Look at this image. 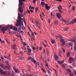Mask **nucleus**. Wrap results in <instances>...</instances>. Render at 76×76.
Returning <instances> with one entry per match:
<instances>
[{"instance_id": "f257e3e1", "label": "nucleus", "mask_w": 76, "mask_h": 76, "mask_svg": "<svg viewBox=\"0 0 76 76\" xmlns=\"http://www.w3.org/2000/svg\"><path fill=\"white\" fill-rule=\"evenodd\" d=\"M26 0H19V4L18 8V12H19L20 13L23 12V3L22 2V1L23 2H24Z\"/></svg>"}, {"instance_id": "f03ea898", "label": "nucleus", "mask_w": 76, "mask_h": 76, "mask_svg": "<svg viewBox=\"0 0 76 76\" xmlns=\"http://www.w3.org/2000/svg\"><path fill=\"white\" fill-rule=\"evenodd\" d=\"M22 17L21 16H18V18H19L18 19V20L17 21L18 23L16 24V26H19V23H20V20L21 18Z\"/></svg>"}, {"instance_id": "7ed1b4c3", "label": "nucleus", "mask_w": 76, "mask_h": 76, "mask_svg": "<svg viewBox=\"0 0 76 76\" xmlns=\"http://www.w3.org/2000/svg\"><path fill=\"white\" fill-rule=\"evenodd\" d=\"M56 15L58 19H61V15L59 13H57L56 14Z\"/></svg>"}, {"instance_id": "20e7f679", "label": "nucleus", "mask_w": 76, "mask_h": 76, "mask_svg": "<svg viewBox=\"0 0 76 76\" xmlns=\"http://www.w3.org/2000/svg\"><path fill=\"white\" fill-rule=\"evenodd\" d=\"M23 18H21L20 20L19 25H22V26H23Z\"/></svg>"}, {"instance_id": "39448f33", "label": "nucleus", "mask_w": 76, "mask_h": 76, "mask_svg": "<svg viewBox=\"0 0 76 76\" xmlns=\"http://www.w3.org/2000/svg\"><path fill=\"white\" fill-rule=\"evenodd\" d=\"M14 69L16 73H19V69H16L15 67H14Z\"/></svg>"}, {"instance_id": "423d86ee", "label": "nucleus", "mask_w": 76, "mask_h": 76, "mask_svg": "<svg viewBox=\"0 0 76 76\" xmlns=\"http://www.w3.org/2000/svg\"><path fill=\"white\" fill-rule=\"evenodd\" d=\"M74 23H76V19H74L73 20L71 21L69 24L71 25V24H73Z\"/></svg>"}, {"instance_id": "0eeeda50", "label": "nucleus", "mask_w": 76, "mask_h": 76, "mask_svg": "<svg viewBox=\"0 0 76 76\" xmlns=\"http://www.w3.org/2000/svg\"><path fill=\"white\" fill-rule=\"evenodd\" d=\"M5 63H6L7 66H5V67H10V65H9V62L8 61H6L4 62Z\"/></svg>"}, {"instance_id": "6e6552de", "label": "nucleus", "mask_w": 76, "mask_h": 76, "mask_svg": "<svg viewBox=\"0 0 76 76\" xmlns=\"http://www.w3.org/2000/svg\"><path fill=\"white\" fill-rule=\"evenodd\" d=\"M73 45V43H68L67 44V47H72Z\"/></svg>"}, {"instance_id": "1a4fd4ad", "label": "nucleus", "mask_w": 76, "mask_h": 76, "mask_svg": "<svg viewBox=\"0 0 76 76\" xmlns=\"http://www.w3.org/2000/svg\"><path fill=\"white\" fill-rule=\"evenodd\" d=\"M40 4L43 7H44V6H45V5L46 4H45V3L44 2H43V1L41 2Z\"/></svg>"}, {"instance_id": "9d476101", "label": "nucleus", "mask_w": 76, "mask_h": 76, "mask_svg": "<svg viewBox=\"0 0 76 76\" xmlns=\"http://www.w3.org/2000/svg\"><path fill=\"white\" fill-rule=\"evenodd\" d=\"M16 45L15 44H14L12 45V48L13 49H15V50H16Z\"/></svg>"}, {"instance_id": "9b49d317", "label": "nucleus", "mask_w": 76, "mask_h": 76, "mask_svg": "<svg viewBox=\"0 0 76 76\" xmlns=\"http://www.w3.org/2000/svg\"><path fill=\"white\" fill-rule=\"evenodd\" d=\"M45 7L46 9H50V7L48 6V4H46L45 5Z\"/></svg>"}, {"instance_id": "f8f14e48", "label": "nucleus", "mask_w": 76, "mask_h": 76, "mask_svg": "<svg viewBox=\"0 0 76 76\" xmlns=\"http://www.w3.org/2000/svg\"><path fill=\"white\" fill-rule=\"evenodd\" d=\"M76 36H75V37H74V38L72 39L71 40L72 42H74L76 41Z\"/></svg>"}, {"instance_id": "ddd939ff", "label": "nucleus", "mask_w": 76, "mask_h": 76, "mask_svg": "<svg viewBox=\"0 0 76 76\" xmlns=\"http://www.w3.org/2000/svg\"><path fill=\"white\" fill-rule=\"evenodd\" d=\"M60 40H61V42H65L64 41V39H63V38L62 37H60Z\"/></svg>"}, {"instance_id": "4468645a", "label": "nucleus", "mask_w": 76, "mask_h": 76, "mask_svg": "<svg viewBox=\"0 0 76 76\" xmlns=\"http://www.w3.org/2000/svg\"><path fill=\"white\" fill-rule=\"evenodd\" d=\"M31 60L34 63H35H35H36V61H35V59H34V58H32V59L31 58Z\"/></svg>"}, {"instance_id": "2eb2a0df", "label": "nucleus", "mask_w": 76, "mask_h": 76, "mask_svg": "<svg viewBox=\"0 0 76 76\" xmlns=\"http://www.w3.org/2000/svg\"><path fill=\"white\" fill-rule=\"evenodd\" d=\"M66 71H68V73H71V72H72V71L71 70V69H67Z\"/></svg>"}, {"instance_id": "dca6fc26", "label": "nucleus", "mask_w": 76, "mask_h": 76, "mask_svg": "<svg viewBox=\"0 0 76 76\" xmlns=\"http://www.w3.org/2000/svg\"><path fill=\"white\" fill-rule=\"evenodd\" d=\"M10 27V25H8L7 27H6L5 28H4V30L5 31H7L8 29V28H9Z\"/></svg>"}, {"instance_id": "f3484780", "label": "nucleus", "mask_w": 76, "mask_h": 76, "mask_svg": "<svg viewBox=\"0 0 76 76\" xmlns=\"http://www.w3.org/2000/svg\"><path fill=\"white\" fill-rule=\"evenodd\" d=\"M0 73L1 74H2V75H3V71L2 69H0Z\"/></svg>"}, {"instance_id": "a211bd4d", "label": "nucleus", "mask_w": 76, "mask_h": 76, "mask_svg": "<svg viewBox=\"0 0 76 76\" xmlns=\"http://www.w3.org/2000/svg\"><path fill=\"white\" fill-rule=\"evenodd\" d=\"M35 37H31V40L32 42H33L35 40V39H34Z\"/></svg>"}, {"instance_id": "6ab92c4d", "label": "nucleus", "mask_w": 76, "mask_h": 76, "mask_svg": "<svg viewBox=\"0 0 76 76\" xmlns=\"http://www.w3.org/2000/svg\"><path fill=\"white\" fill-rule=\"evenodd\" d=\"M3 75H4V76H6V75H7V72L6 71H5L3 72Z\"/></svg>"}, {"instance_id": "aec40b11", "label": "nucleus", "mask_w": 76, "mask_h": 76, "mask_svg": "<svg viewBox=\"0 0 76 76\" xmlns=\"http://www.w3.org/2000/svg\"><path fill=\"white\" fill-rule=\"evenodd\" d=\"M55 58L56 60H57L58 58V57L56 55H55Z\"/></svg>"}, {"instance_id": "412c9836", "label": "nucleus", "mask_w": 76, "mask_h": 76, "mask_svg": "<svg viewBox=\"0 0 76 76\" xmlns=\"http://www.w3.org/2000/svg\"><path fill=\"white\" fill-rule=\"evenodd\" d=\"M69 61H72L73 60V58H72V57H70L69 59Z\"/></svg>"}, {"instance_id": "4be33fe9", "label": "nucleus", "mask_w": 76, "mask_h": 76, "mask_svg": "<svg viewBox=\"0 0 76 76\" xmlns=\"http://www.w3.org/2000/svg\"><path fill=\"white\" fill-rule=\"evenodd\" d=\"M13 30L14 31H18V28H17V27H14Z\"/></svg>"}, {"instance_id": "5701e85b", "label": "nucleus", "mask_w": 76, "mask_h": 76, "mask_svg": "<svg viewBox=\"0 0 76 76\" xmlns=\"http://www.w3.org/2000/svg\"><path fill=\"white\" fill-rule=\"evenodd\" d=\"M70 52H68L66 54V56H67V57H69V56H70Z\"/></svg>"}, {"instance_id": "b1692460", "label": "nucleus", "mask_w": 76, "mask_h": 76, "mask_svg": "<svg viewBox=\"0 0 76 76\" xmlns=\"http://www.w3.org/2000/svg\"><path fill=\"white\" fill-rule=\"evenodd\" d=\"M35 23L37 25H39V23L38 21L37 20H35Z\"/></svg>"}, {"instance_id": "393cba45", "label": "nucleus", "mask_w": 76, "mask_h": 76, "mask_svg": "<svg viewBox=\"0 0 76 76\" xmlns=\"http://www.w3.org/2000/svg\"><path fill=\"white\" fill-rule=\"evenodd\" d=\"M0 42H1V44H3L4 42V41H2L1 39V38H0Z\"/></svg>"}, {"instance_id": "a878e982", "label": "nucleus", "mask_w": 76, "mask_h": 76, "mask_svg": "<svg viewBox=\"0 0 76 76\" xmlns=\"http://www.w3.org/2000/svg\"><path fill=\"white\" fill-rule=\"evenodd\" d=\"M38 9H39V8H38V7H37L35 9V11L36 12H37V11H38Z\"/></svg>"}, {"instance_id": "bb28decb", "label": "nucleus", "mask_w": 76, "mask_h": 76, "mask_svg": "<svg viewBox=\"0 0 76 76\" xmlns=\"http://www.w3.org/2000/svg\"><path fill=\"white\" fill-rule=\"evenodd\" d=\"M28 13H30V12H31V13L33 12H34L33 10H30V11H29V10H28Z\"/></svg>"}, {"instance_id": "cd10ccee", "label": "nucleus", "mask_w": 76, "mask_h": 76, "mask_svg": "<svg viewBox=\"0 0 76 76\" xmlns=\"http://www.w3.org/2000/svg\"><path fill=\"white\" fill-rule=\"evenodd\" d=\"M63 61H58V63H59V64H63Z\"/></svg>"}, {"instance_id": "c85d7f7f", "label": "nucleus", "mask_w": 76, "mask_h": 76, "mask_svg": "<svg viewBox=\"0 0 76 76\" xmlns=\"http://www.w3.org/2000/svg\"><path fill=\"white\" fill-rule=\"evenodd\" d=\"M31 34L33 37H35V35H34V33L33 32L31 33Z\"/></svg>"}, {"instance_id": "c756f323", "label": "nucleus", "mask_w": 76, "mask_h": 76, "mask_svg": "<svg viewBox=\"0 0 76 76\" xmlns=\"http://www.w3.org/2000/svg\"><path fill=\"white\" fill-rule=\"evenodd\" d=\"M20 59V60H23V57H18Z\"/></svg>"}, {"instance_id": "7c9ffc66", "label": "nucleus", "mask_w": 76, "mask_h": 76, "mask_svg": "<svg viewBox=\"0 0 76 76\" xmlns=\"http://www.w3.org/2000/svg\"><path fill=\"white\" fill-rule=\"evenodd\" d=\"M31 59H32V57L29 56L28 58V60H31Z\"/></svg>"}, {"instance_id": "2f4dec72", "label": "nucleus", "mask_w": 76, "mask_h": 76, "mask_svg": "<svg viewBox=\"0 0 76 76\" xmlns=\"http://www.w3.org/2000/svg\"><path fill=\"white\" fill-rule=\"evenodd\" d=\"M42 69L43 72H45V73H46L47 72H46V71H45V69H44L42 68Z\"/></svg>"}, {"instance_id": "473e14b6", "label": "nucleus", "mask_w": 76, "mask_h": 76, "mask_svg": "<svg viewBox=\"0 0 76 76\" xmlns=\"http://www.w3.org/2000/svg\"><path fill=\"white\" fill-rule=\"evenodd\" d=\"M65 45V42H64L62 43V46H64Z\"/></svg>"}, {"instance_id": "72a5a7b5", "label": "nucleus", "mask_w": 76, "mask_h": 76, "mask_svg": "<svg viewBox=\"0 0 76 76\" xmlns=\"http://www.w3.org/2000/svg\"><path fill=\"white\" fill-rule=\"evenodd\" d=\"M69 75L70 76H74V75L72 73H69Z\"/></svg>"}, {"instance_id": "f704fd0d", "label": "nucleus", "mask_w": 76, "mask_h": 76, "mask_svg": "<svg viewBox=\"0 0 76 76\" xmlns=\"http://www.w3.org/2000/svg\"><path fill=\"white\" fill-rule=\"evenodd\" d=\"M61 20L62 21H64V22H67V23L68 22L66 21H65V20H64V19L63 18H62L61 19Z\"/></svg>"}, {"instance_id": "c9c22d12", "label": "nucleus", "mask_w": 76, "mask_h": 76, "mask_svg": "<svg viewBox=\"0 0 76 76\" xmlns=\"http://www.w3.org/2000/svg\"><path fill=\"white\" fill-rule=\"evenodd\" d=\"M12 75L15 76V72H14V71H12Z\"/></svg>"}, {"instance_id": "e433bc0d", "label": "nucleus", "mask_w": 76, "mask_h": 76, "mask_svg": "<svg viewBox=\"0 0 76 76\" xmlns=\"http://www.w3.org/2000/svg\"><path fill=\"white\" fill-rule=\"evenodd\" d=\"M6 70H10V67H7Z\"/></svg>"}, {"instance_id": "4c0bfd02", "label": "nucleus", "mask_w": 76, "mask_h": 76, "mask_svg": "<svg viewBox=\"0 0 76 76\" xmlns=\"http://www.w3.org/2000/svg\"><path fill=\"white\" fill-rule=\"evenodd\" d=\"M51 42L52 43V44H54V40H51Z\"/></svg>"}, {"instance_id": "58836bf2", "label": "nucleus", "mask_w": 76, "mask_h": 76, "mask_svg": "<svg viewBox=\"0 0 76 76\" xmlns=\"http://www.w3.org/2000/svg\"><path fill=\"white\" fill-rule=\"evenodd\" d=\"M28 53H31V51H32V50L31 49H30L28 50Z\"/></svg>"}, {"instance_id": "ea45409f", "label": "nucleus", "mask_w": 76, "mask_h": 76, "mask_svg": "<svg viewBox=\"0 0 76 76\" xmlns=\"http://www.w3.org/2000/svg\"><path fill=\"white\" fill-rule=\"evenodd\" d=\"M54 23L56 24V25H58V21H56Z\"/></svg>"}, {"instance_id": "a19ab883", "label": "nucleus", "mask_w": 76, "mask_h": 76, "mask_svg": "<svg viewBox=\"0 0 76 76\" xmlns=\"http://www.w3.org/2000/svg\"><path fill=\"white\" fill-rule=\"evenodd\" d=\"M4 27H2V29H1L2 31H4Z\"/></svg>"}, {"instance_id": "79ce46f5", "label": "nucleus", "mask_w": 76, "mask_h": 76, "mask_svg": "<svg viewBox=\"0 0 76 76\" xmlns=\"http://www.w3.org/2000/svg\"><path fill=\"white\" fill-rule=\"evenodd\" d=\"M3 64L2 63H1L0 64V67H3Z\"/></svg>"}, {"instance_id": "37998d69", "label": "nucleus", "mask_w": 76, "mask_h": 76, "mask_svg": "<svg viewBox=\"0 0 76 76\" xmlns=\"http://www.w3.org/2000/svg\"><path fill=\"white\" fill-rule=\"evenodd\" d=\"M2 67L4 69H5V70H6V69H7V67Z\"/></svg>"}, {"instance_id": "c03bdc74", "label": "nucleus", "mask_w": 76, "mask_h": 76, "mask_svg": "<svg viewBox=\"0 0 76 76\" xmlns=\"http://www.w3.org/2000/svg\"><path fill=\"white\" fill-rule=\"evenodd\" d=\"M59 12H60V13H63V11L60 9L59 10Z\"/></svg>"}, {"instance_id": "a18cd8bd", "label": "nucleus", "mask_w": 76, "mask_h": 76, "mask_svg": "<svg viewBox=\"0 0 76 76\" xmlns=\"http://www.w3.org/2000/svg\"><path fill=\"white\" fill-rule=\"evenodd\" d=\"M68 29H69V28H65V31H68Z\"/></svg>"}, {"instance_id": "49530a36", "label": "nucleus", "mask_w": 76, "mask_h": 76, "mask_svg": "<svg viewBox=\"0 0 76 76\" xmlns=\"http://www.w3.org/2000/svg\"><path fill=\"white\" fill-rule=\"evenodd\" d=\"M72 10H75V6H73L72 7Z\"/></svg>"}, {"instance_id": "de8ad7c7", "label": "nucleus", "mask_w": 76, "mask_h": 76, "mask_svg": "<svg viewBox=\"0 0 76 76\" xmlns=\"http://www.w3.org/2000/svg\"><path fill=\"white\" fill-rule=\"evenodd\" d=\"M32 8L31 7V5L29 7V9H32Z\"/></svg>"}, {"instance_id": "09e8293b", "label": "nucleus", "mask_w": 76, "mask_h": 76, "mask_svg": "<svg viewBox=\"0 0 76 76\" xmlns=\"http://www.w3.org/2000/svg\"><path fill=\"white\" fill-rule=\"evenodd\" d=\"M48 72L49 73H51V72H50V69L48 70Z\"/></svg>"}, {"instance_id": "8fccbe9b", "label": "nucleus", "mask_w": 76, "mask_h": 76, "mask_svg": "<svg viewBox=\"0 0 76 76\" xmlns=\"http://www.w3.org/2000/svg\"><path fill=\"white\" fill-rule=\"evenodd\" d=\"M18 16H21V14L20 13H18Z\"/></svg>"}, {"instance_id": "3c124183", "label": "nucleus", "mask_w": 76, "mask_h": 76, "mask_svg": "<svg viewBox=\"0 0 76 76\" xmlns=\"http://www.w3.org/2000/svg\"><path fill=\"white\" fill-rule=\"evenodd\" d=\"M59 7L61 9H62V6H59Z\"/></svg>"}, {"instance_id": "603ef678", "label": "nucleus", "mask_w": 76, "mask_h": 76, "mask_svg": "<svg viewBox=\"0 0 76 76\" xmlns=\"http://www.w3.org/2000/svg\"><path fill=\"white\" fill-rule=\"evenodd\" d=\"M25 48V46H23V47L21 48H22V49H23V50H24Z\"/></svg>"}, {"instance_id": "864d4df0", "label": "nucleus", "mask_w": 76, "mask_h": 76, "mask_svg": "<svg viewBox=\"0 0 76 76\" xmlns=\"http://www.w3.org/2000/svg\"><path fill=\"white\" fill-rule=\"evenodd\" d=\"M74 47V49L75 50H76V45H75Z\"/></svg>"}, {"instance_id": "5fc2aeb1", "label": "nucleus", "mask_w": 76, "mask_h": 76, "mask_svg": "<svg viewBox=\"0 0 76 76\" xmlns=\"http://www.w3.org/2000/svg\"><path fill=\"white\" fill-rule=\"evenodd\" d=\"M23 44L24 45H26V44L25 42H23Z\"/></svg>"}, {"instance_id": "6e6d98bb", "label": "nucleus", "mask_w": 76, "mask_h": 76, "mask_svg": "<svg viewBox=\"0 0 76 76\" xmlns=\"http://www.w3.org/2000/svg\"><path fill=\"white\" fill-rule=\"evenodd\" d=\"M61 66L62 67H65V65H64V64H61Z\"/></svg>"}, {"instance_id": "4d7b16f0", "label": "nucleus", "mask_w": 76, "mask_h": 76, "mask_svg": "<svg viewBox=\"0 0 76 76\" xmlns=\"http://www.w3.org/2000/svg\"><path fill=\"white\" fill-rule=\"evenodd\" d=\"M21 34H24V32H23V31H21Z\"/></svg>"}, {"instance_id": "13d9d810", "label": "nucleus", "mask_w": 76, "mask_h": 76, "mask_svg": "<svg viewBox=\"0 0 76 76\" xmlns=\"http://www.w3.org/2000/svg\"><path fill=\"white\" fill-rule=\"evenodd\" d=\"M10 28L11 29H13V26H11L10 27Z\"/></svg>"}, {"instance_id": "bf43d9fd", "label": "nucleus", "mask_w": 76, "mask_h": 76, "mask_svg": "<svg viewBox=\"0 0 76 76\" xmlns=\"http://www.w3.org/2000/svg\"><path fill=\"white\" fill-rule=\"evenodd\" d=\"M20 54H23V52H20Z\"/></svg>"}, {"instance_id": "052dcab7", "label": "nucleus", "mask_w": 76, "mask_h": 76, "mask_svg": "<svg viewBox=\"0 0 76 76\" xmlns=\"http://www.w3.org/2000/svg\"><path fill=\"white\" fill-rule=\"evenodd\" d=\"M0 58L1 59H2V60H3V59H4V58L2 56Z\"/></svg>"}, {"instance_id": "680f3d73", "label": "nucleus", "mask_w": 76, "mask_h": 76, "mask_svg": "<svg viewBox=\"0 0 76 76\" xmlns=\"http://www.w3.org/2000/svg\"><path fill=\"white\" fill-rule=\"evenodd\" d=\"M74 73H75V75L76 76V71H74Z\"/></svg>"}, {"instance_id": "e2e57ef3", "label": "nucleus", "mask_w": 76, "mask_h": 76, "mask_svg": "<svg viewBox=\"0 0 76 76\" xmlns=\"http://www.w3.org/2000/svg\"><path fill=\"white\" fill-rule=\"evenodd\" d=\"M22 29H24V30H25V27H23Z\"/></svg>"}, {"instance_id": "0e129e2a", "label": "nucleus", "mask_w": 76, "mask_h": 76, "mask_svg": "<svg viewBox=\"0 0 76 76\" xmlns=\"http://www.w3.org/2000/svg\"><path fill=\"white\" fill-rule=\"evenodd\" d=\"M35 2H36V0H34L33 1V2L34 3H35Z\"/></svg>"}, {"instance_id": "69168bd1", "label": "nucleus", "mask_w": 76, "mask_h": 76, "mask_svg": "<svg viewBox=\"0 0 76 76\" xmlns=\"http://www.w3.org/2000/svg\"><path fill=\"white\" fill-rule=\"evenodd\" d=\"M48 21L49 22V23H50V22L51 21V20H50V19H48Z\"/></svg>"}, {"instance_id": "338daca9", "label": "nucleus", "mask_w": 76, "mask_h": 76, "mask_svg": "<svg viewBox=\"0 0 76 76\" xmlns=\"http://www.w3.org/2000/svg\"><path fill=\"white\" fill-rule=\"evenodd\" d=\"M42 50V47H40V48H39V50Z\"/></svg>"}, {"instance_id": "774afa93", "label": "nucleus", "mask_w": 76, "mask_h": 76, "mask_svg": "<svg viewBox=\"0 0 76 76\" xmlns=\"http://www.w3.org/2000/svg\"><path fill=\"white\" fill-rule=\"evenodd\" d=\"M74 44L75 45H76V41L75 42V43H74Z\"/></svg>"}]
</instances>
